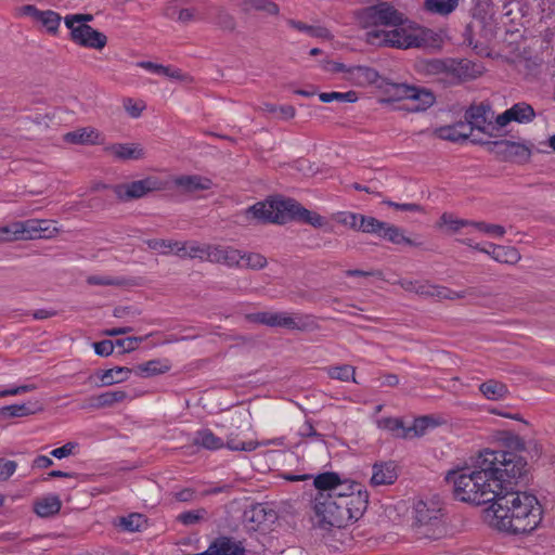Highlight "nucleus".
Segmentation results:
<instances>
[{"instance_id": "1", "label": "nucleus", "mask_w": 555, "mask_h": 555, "mask_svg": "<svg viewBox=\"0 0 555 555\" xmlns=\"http://www.w3.org/2000/svg\"><path fill=\"white\" fill-rule=\"evenodd\" d=\"M502 450L486 449L477 455L472 467L449 470L446 481L453 485L455 499L476 505L495 499L496 489H511L512 485L526 482L529 475L527 452L522 438L504 431Z\"/></svg>"}, {"instance_id": "2", "label": "nucleus", "mask_w": 555, "mask_h": 555, "mask_svg": "<svg viewBox=\"0 0 555 555\" xmlns=\"http://www.w3.org/2000/svg\"><path fill=\"white\" fill-rule=\"evenodd\" d=\"M245 215L260 223L284 224L297 220L314 228H322L325 224L321 215L308 210L293 198L275 197L256 203L246 209Z\"/></svg>"}, {"instance_id": "3", "label": "nucleus", "mask_w": 555, "mask_h": 555, "mask_svg": "<svg viewBox=\"0 0 555 555\" xmlns=\"http://www.w3.org/2000/svg\"><path fill=\"white\" fill-rule=\"evenodd\" d=\"M391 30H370L366 41L378 47L396 49L421 48L427 46L429 30L424 28H404L393 26Z\"/></svg>"}, {"instance_id": "4", "label": "nucleus", "mask_w": 555, "mask_h": 555, "mask_svg": "<svg viewBox=\"0 0 555 555\" xmlns=\"http://www.w3.org/2000/svg\"><path fill=\"white\" fill-rule=\"evenodd\" d=\"M414 529L420 538L439 540L447 534L444 509L435 502L418 501L414 507Z\"/></svg>"}, {"instance_id": "5", "label": "nucleus", "mask_w": 555, "mask_h": 555, "mask_svg": "<svg viewBox=\"0 0 555 555\" xmlns=\"http://www.w3.org/2000/svg\"><path fill=\"white\" fill-rule=\"evenodd\" d=\"M518 483L512 485L511 489H496L495 499L490 503L491 505L486 509L487 517L491 527L499 531L506 532L515 535V487Z\"/></svg>"}, {"instance_id": "6", "label": "nucleus", "mask_w": 555, "mask_h": 555, "mask_svg": "<svg viewBox=\"0 0 555 555\" xmlns=\"http://www.w3.org/2000/svg\"><path fill=\"white\" fill-rule=\"evenodd\" d=\"M514 501L515 535L532 532L542 521V505L535 495L519 490H515Z\"/></svg>"}, {"instance_id": "7", "label": "nucleus", "mask_w": 555, "mask_h": 555, "mask_svg": "<svg viewBox=\"0 0 555 555\" xmlns=\"http://www.w3.org/2000/svg\"><path fill=\"white\" fill-rule=\"evenodd\" d=\"M341 493L334 491V494H324L319 492L315 496L314 512L321 526L343 528L350 524V515L347 516Z\"/></svg>"}, {"instance_id": "8", "label": "nucleus", "mask_w": 555, "mask_h": 555, "mask_svg": "<svg viewBox=\"0 0 555 555\" xmlns=\"http://www.w3.org/2000/svg\"><path fill=\"white\" fill-rule=\"evenodd\" d=\"M245 319L251 323L263 324L270 327H282L291 331H308L314 326L310 315L291 314L288 312L261 311L248 313Z\"/></svg>"}, {"instance_id": "9", "label": "nucleus", "mask_w": 555, "mask_h": 555, "mask_svg": "<svg viewBox=\"0 0 555 555\" xmlns=\"http://www.w3.org/2000/svg\"><path fill=\"white\" fill-rule=\"evenodd\" d=\"M360 18L366 26H401L404 22L403 14L388 2L364 8Z\"/></svg>"}, {"instance_id": "10", "label": "nucleus", "mask_w": 555, "mask_h": 555, "mask_svg": "<svg viewBox=\"0 0 555 555\" xmlns=\"http://www.w3.org/2000/svg\"><path fill=\"white\" fill-rule=\"evenodd\" d=\"M483 145L487 151L500 162H512L524 164L531 157L530 146L509 140L488 141Z\"/></svg>"}, {"instance_id": "11", "label": "nucleus", "mask_w": 555, "mask_h": 555, "mask_svg": "<svg viewBox=\"0 0 555 555\" xmlns=\"http://www.w3.org/2000/svg\"><path fill=\"white\" fill-rule=\"evenodd\" d=\"M167 183L157 177L150 176L141 180L132 181L129 183H121L114 186V193L118 199L129 202L138 199L150 192L163 191L166 189Z\"/></svg>"}, {"instance_id": "12", "label": "nucleus", "mask_w": 555, "mask_h": 555, "mask_svg": "<svg viewBox=\"0 0 555 555\" xmlns=\"http://www.w3.org/2000/svg\"><path fill=\"white\" fill-rule=\"evenodd\" d=\"M9 242L18 240H36L49 237L47 234L49 225L47 220L28 219L7 224Z\"/></svg>"}, {"instance_id": "13", "label": "nucleus", "mask_w": 555, "mask_h": 555, "mask_svg": "<svg viewBox=\"0 0 555 555\" xmlns=\"http://www.w3.org/2000/svg\"><path fill=\"white\" fill-rule=\"evenodd\" d=\"M67 28L70 30V40L81 47L101 50L107 43L106 36L88 24H73L72 27Z\"/></svg>"}, {"instance_id": "14", "label": "nucleus", "mask_w": 555, "mask_h": 555, "mask_svg": "<svg viewBox=\"0 0 555 555\" xmlns=\"http://www.w3.org/2000/svg\"><path fill=\"white\" fill-rule=\"evenodd\" d=\"M348 489L350 492H343V504H346L347 516L350 515V524L362 517L369 504L366 491L361 490V485L351 483Z\"/></svg>"}, {"instance_id": "15", "label": "nucleus", "mask_w": 555, "mask_h": 555, "mask_svg": "<svg viewBox=\"0 0 555 555\" xmlns=\"http://www.w3.org/2000/svg\"><path fill=\"white\" fill-rule=\"evenodd\" d=\"M468 64L469 63L466 60L457 61L454 59H433L425 62L424 68L427 74H450L454 77L461 78L468 69Z\"/></svg>"}, {"instance_id": "16", "label": "nucleus", "mask_w": 555, "mask_h": 555, "mask_svg": "<svg viewBox=\"0 0 555 555\" xmlns=\"http://www.w3.org/2000/svg\"><path fill=\"white\" fill-rule=\"evenodd\" d=\"M22 15L29 16L34 21L41 23L46 30L55 36L62 21L61 15L52 10L41 11L34 4H26L20 9Z\"/></svg>"}, {"instance_id": "17", "label": "nucleus", "mask_w": 555, "mask_h": 555, "mask_svg": "<svg viewBox=\"0 0 555 555\" xmlns=\"http://www.w3.org/2000/svg\"><path fill=\"white\" fill-rule=\"evenodd\" d=\"M345 79L357 87L374 85L378 89L380 82L385 80L376 69L362 65L349 66L348 76H345Z\"/></svg>"}, {"instance_id": "18", "label": "nucleus", "mask_w": 555, "mask_h": 555, "mask_svg": "<svg viewBox=\"0 0 555 555\" xmlns=\"http://www.w3.org/2000/svg\"><path fill=\"white\" fill-rule=\"evenodd\" d=\"M493 118L494 113L488 103L472 105L465 112L466 122L472 126V130L477 129L485 132L487 126L492 125Z\"/></svg>"}, {"instance_id": "19", "label": "nucleus", "mask_w": 555, "mask_h": 555, "mask_svg": "<svg viewBox=\"0 0 555 555\" xmlns=\"http://www.w3.org/2000/svg\"><path fill=\"white\" fill-rule=\"evenodd\" d=\"M207 261L227 267H240L242 253L232 246L210 245Z\"/></svg>"}, {"instance_id": "20", "label": "nucleus", "mask_w": 555, "mask_h": 555, "mask_svg": "<svg viewBox=\"0 0 555 555\" xmlns=\"http://www.w3.org/2000/svg\"><path fill=\"white\" fill-rule=\"evenodd\" d=\"M397 478V465L392 461L375 463L372 467L371 485L374 487L392 485Z\"/></svg>"}, {"instance_id": "21", "label": "nucleus", "mask_w": 555, "mask_h": 555, "mask_svg": "<svg viewBox=\"0 0 555 555\" xmlns=\"http://www.w3.org/2000/svg\"><path fill=\"white\" fill-rule=\"evenodd\" d=\"M475 249L490 255L494 260L502 263H516L520 255L515 247L489 244L488 248L480 247L478 244Z\"/></svg>"}, {"instance_id": "22", "label": "nucleus", "mask_w": 555, "mask_h": 555, "mask_svg": "<svg viewBox=\"0 0 555 555\" xmlns=\"http://www.w3.org/2000/svg\"><path fill=\"white\" fill-rule=\"evenodd\" d=\"M211 555H244L245 547L230 537H219L210 543Z\"/></svg>"}, {"instance_id": "23", "label": "nucleus", "mask_w": 555, "mask_h": 555, "mask_svg": "<svg viewBox=\"0 0 555 555\" xmlns=\"http://www.w3.org/2000/svg\"><path fill=\"white\" fill-rule=\"evenodd\" d=\"M130 374L131 370L126 366H115L108 370H99L95 372V376L100 380L96 386H112L114 384L126 382L130 377Z\"/></svg>"}, {"instance_id": "24", "label": "nucleus", "mask_w": 555, "mask_h": 555, "mask_svg": "<svg viewBox=\"0 0 555 555\" xmlns=\"http://www.w3.org/2000/svg\"><path fill=\"white\" fill-rule=\"evenodd\" d=\"M105 151L121 160L142 159L144 150L139 144L115 143L105 147Z\"/></svg>"}, {"instance_id": "25", "label": "nucleus", "mask_w": 555, "mask_h": 555, "mask_svg": "<svg viewBox=\"0 0 555 555\" xmlns=\"http://www.w3.org/2000/svg\"><path fill=\"white\" fill-rule=\"evenodd\" d=\"M472 132V126L466 121H459L451 126L440 127L437 130L439 138L451 142L464 141L468 139Z\"/></svg>"}, {"instance_id": "26", "label": "nucleus", "mask_w": 555, "mask_h": 555, "mask_svg": "<svg viewBox=\"0 0 555 555\" xmlns=\"http://www.w3.org/2000/svg\"><path fill=\"white\" fill-rule=\"evenodd\" d=\"M379 89L388 95L387 101L409 100L414 92V86L391 82L386 78L380 82Z\"/></svg>"}, {"instance_id": "27", "label": "nucleus", "mask_w": 555, "mask_h": 555, "mask_svg": "<svg viewBox=\"0 0 555 555\" xmlns=\"http://www.w3.org/2000/svg\"><path fill=\"white\" fill-rule=\"evenodd\" d=\"M127 392L124 390L105 391L89 398L88 408L104 409L111 408L116 403L122 402L127 398Z\"/></svg>"}, {"instance_id": "28", "label": "nucleus", "mask_w": 555, "mask_h": 555, "mask_svg": "<svg viewBox=\"0 0 555 555\" xmlns=\"http://www.w3.org/2000/svg\"><path fill=\"white\" fill-rule=\"evenodd\" d=\"M62 502L56 494H48L35 501V513L43 518L51 517L60 512Z\"/></svg>"}, {"instance_id": "29", "label": "nucleus", "mask_w": 555, "mask_h": 555, "mask_svg": "<svg viewBox=\"0 0 555 555\" xmlns=\"http://www.w3.org/2000/svg\"><path fill=\"white\" fill-rule=\"evenodd\" d=\"M42 411V406L38 402H29L23 404H11L0 408V417L4 420L24 417Z\"/></svg>"}, {"instance_id": "30", "label": "nucleus", "mask_w": 555, "mask_h": 555, "mask_svg": "<svg viewBox=\"0 0 555 555\" xmlns=\"http://www.w3.org/2000/svg\"><path fill=\"white\" fill-rule=\"evenodd\" d=\"M378 236L382 238H385L396 245H401V244H405L409 246H421L422 245L421 243L406 237L401 228L390 224L388 222H384V227H382V230L379 231Z\"/></svg>"}, {"instance_id": "31", "label": "nucleus", "mask_w": 555, "mask_h": 555, "mask_svg": "<svg viewBox=\"0 0 555 555\" xmlns=\"http://www.w3.org/2000/svg\"><path fill=\"white\" fill-rule=\"evenodd\" d=\"M193 444L209 451L220 450L224 447L223 440L208 428H203L195 433Z\"/></svg>"}, {"instance_id": "32", "label": "nucleus", "mask_w": 555, "mask_h": 555, "mask_svg": "<svg viewBox=\"0 0 555 555\" xmlns=\"http://www.w3.org/2000/svg\"><path fill=\"white\" fill-rule=\"evenodd\" d=\"M313 485L319 492L324 494H334V490L339 492V488H341L339 475L333 472L318 475L313 480Z\"/></svg>"}, {"instance_id": "33", "label": "nucleus", "mask_w": 555, "mask_h": 555, "mask_svg": "<svg viewBox=\"0 0 555 555\" xmlns=\"http://www.w3.org/2000/svg\"><path fill=\"white\" fill-rule=\"evenodd\" d=\"M176 184L188 192L209 190L212 185L210 179L201 176H181L176 179Z\"/></svg>"}, {"instance_id": "34", "label": "nucleus", "mask_w": 555, "mask_h": 555, "mask_svg": "<svg viewBox=\"0 0 555 555\" xmlns=\"http://www.w3.org/2000/svg\"><path fill=\"white\" fill-rule=\"evenodd\" d=\"M100 133L95 129L81 128L65 134V140L73 144H96Z\"/></svg>"}, {"instance_id": "35", "label": "nucleus", "mask_w": 555, "mask_h": 555, "mask_svg": "<svg viewBox=\"0 0 555 555\" xmlns=\"http://www.w3.org/2000/svg\"><path fill=\"white\" fill-rule=\"evenodd\" d=\"M479 390L488 400L503 399L508 392L506 385L495 379L483 382L480 384Z\"/></svg>"}, {"instance_id": "36", "label": "nucleus", "mask_w": 555, "mask_h": 555, "mask_svg": "<svg viewBox=\"0 0 555 555\" xmlns=\"http://www.w3.org/2000/svg\"><path fill=\"white\" fill-rule=\"evenodd\" d=\"M209 20L223 30L232 31L236 26L233 15L222 8H211L209 10Z\"/></svg>"}, {"instance_id": "37", "label": "nucleus", "mask_w": 555, "mask_h": 555, "mask_svg": "<svg viewBox=\"0 0 555 555\" xmlns=\"http://www.w3.org/2000/svg\"><path fill=\"white\" fill-rule=\"evenodd\" d=\"M147 525V519L144 515L139 513H132L128 516L120 517L117 526L126 532L141 531Z\"/></svg>"}, {"instance_id": "38", "label": "nucleus", "mask_w": 555, "mask_h": 555, "mask_svg": "<svg viewBox=\"0 0 555 555\" xmlns=\"http://www.w3.org/2000/svg\"><path fill=\"white\" fill-rule=\"evenodd\" d=\"M459 5V0H425L424 8L426 11L447 16L451 14Z\"/></svg>"}, {"instance_id": "39", "label": "nucleus", "mask_w": 555, "mask_h": 555, "mask_svg": "<svg viewBox=\"0 0 555 555\" xmlns=\"http://www.w3.org/2000/svg\"><path fill=\"white\" fill-rule=\"evenodd\" d=\"M409 100L415 102L411 111H425L435 103V95L427 89L414 87V92Z\"/></svg>"}, {"instance_id": "40", "label": "nucleus", "mask_w": 555, "mask_h": 555, "mask_svg": "<svg viewBox=\"0 0 555 555\" xmlns=\"http://www.w3.org/2000/svg\"><path fill=\"white\" fill-rule=\"evenodd\" d=\"M287 24L291 27L297 29L298 31L306 33L308 36H310L312 38H322V39L332 38L330 30L323 26H312V25H308L304 22L296 21V20H288Z\"/></svg>"}, {"instance_id": "41", "label": "nucleus", "mask_w": 555, "mask_h": 555, "mask_svg": "<svg viewBox=\"0 0 555 555\" xmlns=\"http://www.w3.org/2000/svg\"><path fill=\"white\" fill-rule=\"evenodd\" d=\"M170 370V365L166 362L164 363L159 359L150 360L145 363L139 364L137 366V374L151 377L158 374H164Z\"/></svg>"}, {"instance_id": "42", "label": "nucleus", "mask_w": 555, "mask_h": 555, "mask_svg": "<svg viewBox=\"0 0 555 555\" xmlns=\"http://www.w3.org/2000/svg\"><path fill=\"white\" fill-rule=\"evenodd\" d=\"M509 112L514 116L513 120L518 124H527L533 120L535 112L533 107L526 102H518L514 104Z\"/></svg>"}, {"instance_id": "43", "label": "nucleus", "mask_w": 555, "mask_h": 555, "mask_svg": "<svg viewBox=\"0 0 555 555\" xmlns=\"http://www.w3.org/2000/svg\"><path fill=\"white\" fill-rule=\"evenodd\" d=\"M327 375L333 379H338L341 382H349L354 379V373L356 370L352 365L349 364H343V365H336V366H328L326 367Z\"/></svg>"}, {"instance_id": "44", "label": "nucleus", "mask_w": 555, "mask_h": 555, "mask_svg": "<svg viewBox=\"0 0 555 555\" xmlns=\"http://www.w3.org/2000/svg\"><path fill=\"white\" fill-rule=\"evenodd\" d=\"M267 258L258 253L242 254L241 266L238 268H247L251 270H260L267 266Z\"/></svg>"}, {"instance_id": "45", "label": "nucleus", "mask_w": 555, "mask_h": 555, "mask_svg": "<svg viewBox=\"0 0 555 555\" xmlns=\"http://www.w3.org/2000/svg\"><path fill=\"white\" fill-rule=\"evenodd\" d=\"M430 424V417L422 416L415 418L411 426L406 427L405 433H401L402 438H412L423 436Z\"/></svg>"}, {"instance_id": "46", "label": "nucleus", "mask_w": 555, "mask_h": 555, "mask_svg": "<svg viewBox=\"0 0 555 555\" xmlns=\"http://www.w3.org/2000/svg\"><path fill=\"white\" fill-rule=\"evenodd\" d=\"M320 101L323 103H331L333 101L353 103L358 100V95L354 91L348 92H322L319 94Z\"/></svg>"}, {"instance_id": "47", "label": "nucleus", "mask_w": 555, "mask_h": 555, "mask_svg": "<svg viewBox=\"0 0 555 555\" xmlns=\"http://www.w3.org/2000/svg\"><path fill=\"white\" fill-rule=\"evenodd\" d=\"M477 293H478V291L476 287H468L464 291L456 292V291H452L446 286H440L439 292H438V294H439L438 299L439 300H441V299L455 300V299L465 298L467 296H476Z\"/></svg>"}, {"instance_id": "48", "label": "nucleus", "mask_w": 555, "mask_h": 555, "mask_svg": "<svg viewBox=\"0 0 555 555\" xmlns=\"http://www.w3.org/2000/svg\"><path fill=\"white\" fill-rule=\"evenodd\" d=\"M207 511L205 508L186 511L178 515L177 519L184 526H192L205 519Z\"/></svg>"}, {"instance_id": "49", "label": "nucleus", "mask_w": 555, "mask_h": 555, "mask_svg": "<svg viewBox=\"0 0 555 555\" xmlns=\"http://www.w3.org/2000/svg\"><path fill=\"white\" fill-rule=\"evenodd\" d=\"M248 515V520L251 522H256L257 525H261L267 520H272L274 514L272 511L267 512L266 507L262 504H257L251 507V509L246 513Z\"/></svg>"}, {"instance_id": "50", "label": "nucleus", "mask_w": 555, "mask_h": 555, "mask_svg": "<svg viewBox=\"0 0 555 555\" xmlns=\"http://www.w3.org/2000/svg\"><path fill=\"white\" fill-rule=\"evenodd\" d=\"M90 285H102V286H126L131 285L130 281L125 278H111L92 275L88 278Z\"/></svg>"}, {"instance_id": "51", "label": "nucleus", "mask_w": 555, "mask_h": 555, "mask_svg": "<svg viewBox=\"0 0 555 555\" xmlns=\"http://www.w3.org/2000/svg\"><path fill=\"white\" fill-rule=\"evenodd\" d=\"M382 227H384V221H379L374 217L362 215L359 222L358 231L378 235L379 231L382 230Z\"/></svg>"}, {"instance_id": "52", "label": "nucleus", "mask_w": 555, "mask_h": 555, "mask_svg": "<svg viewBox=\"0 0 555 555\" xmlns=\"http://www.w3.org/2000/svg\"><path fill=\"white\" fill-rule=\"evenodd\" d=\"M379 425L383 428L390 430L398 438H402L401 433L402 434L405 433L406 427H408V426H404L403 422L400 418H396V417L383 418L379 422Z\"/></svg>"}, {"instance_id": "53", "label": "nucleus", "mask_w": 555, "mask_h": 555, "mask_svg": "<svg viewBox=\"0 0 555 555\" xmlns=\"http://www.w3.org/2000/svg\"><path fill=\"white\" fill-rule=\"evenodd\" d=\"M253 9L258 11H264L268 14L276 15L279 13V7L271 0H245Z\"/></svg>"}, {"instance_id": "54", "label": "nucleus", "mask_w": 555, "mask_h": 555, "mask_svg": "<svg viewBox=\"0 0 555 555\" xmlns=\"http://www.w3.org/2000/svg\"><path fill=\"white\" fill-rule=\"evenodd\" d=\"M361 216V214L343 211L337 214V221L344 225L349 227L350 229L358 231Z\"/></svg>"}, {"instance_id": "55", "label": "nucleus", "mask_w": 555, "mask_h": 555, "mask_svg": "<svg viewBox=\"0 0 555 555\" xmlns=\"http://www.w3.org/2000/svg\"><path fill=\"white\" fill-rule=\"evenodd\" d=\"M472 225H474L480 232L489 234L490 236L502 237L505 234V229L499 224H490L486 222H472Z\"/></svg>"}, {"instance_id": "56", "label": "nucleus", "mask_w": 555, "mask_h": 555, "mask_svg": "<svg viewBox=\"0 0 555 555\" xmlns=\"http://www.w3.org/2000/svg\"><path fill=\"white\" fill-rule=\"evenodd\" d=\"M210 248V244H197L195 242L190 243L188 247V257L190 258H198L201 260L207 261L208 249Z\"/></svg>"}, {"instance_id": "57", "label": "nucleus", "mask_w": 555, "mask_h": 555, "mask_svg": "<svg viewBox=\"0 0 555 555\" xmlns=\"http://www.w3.org/2000/svg\"><path fill=\"white\" fill-rule=\"evenodd\" d=\"M439 288H440V285H433L428 282H424V281H418V285H417V288H416V292L415 294L420 295V296H423V297H426V298H437L439 297Z\"/></svg>"}, {"instance_id": "58", "label": "nucleus", "mask_w": 555, "mask_h": 555, "mask_svg": "<svg viewBox=\"0 0 555 555\" xmlns=\"http://www.w3.org/2000/svg\"><path fill=\"white\" fill-rule=\"evenodd\" d=\"M17 463L12 460L0 457V480H8L16 470Z\"/></svg>"}, {"instance_id": "59", "label": "nucleus", "mask_w": 555, "mask_h": 555, "mask_svg": "<svg viewBox=\"0 0 555 555\" xmlns=\"http://www.w3.org/2000/svg\"><path fill=\"white\" fill-rule=\"evenodd\" d=\"M147 246L163 254H168L170 250H173V241L153 238L146 242Z\"/></svg>"}, {"instance_id": "60", "label": "nucleus", "mask_w": 555, "mask_h": 555, "mask_svg": "<svg viewBox=\"0 0 555 555\" xmlns=\"http://www.w3.org/2000/svg\"><path fill=\"white\" fill-rule=\"evenodd\" d=\"M441 221L444 225H447L452 232L459 231L461 228L472 224L468 220L464 219H455L452 215L443 214L441 216Z\"/></svg>"}, {"instance_id": "61", "label": "nucleus", "mask_w": 555, "mask_h": 555, "mask_svg": "<svg viewBox=\"0 0 555 555\" xmlns=\"http://www.w3.org/2000/svg\"><path fill=\"white\" fill-rule=\"evenodd\" d=\"M224 447L232 451H254L257 448V443L253 441L244 442L236 441L235 439H229Z\"/></svg>"}, {"instance_id": "62", "label": "nucleus", "mask_w": 555, "mask_h": 555, "mask_svg": "<svg viewBox=\"0 0 555 555\" xmlns=\"http://www.w3.org/2000/svg\"><path fill=\"white\" fill-rule=\"evenodd\" d=\"M321 66L325 72L328 73H344L345 76H348V68L344 63L324 60L321 62Z\"/></svg>"}, {"instance_id": "63", "label": "nucleus", "mask_w": 555, "mask_h": 555, "mask_svg": "<svg viewBox=\"0 0 555 555\" xmlns=\"http://www.w3.org/2000/svg\"><path fill=\"white\" fill-rule=\"evenodd\" d=\"M115 344L112 340L104 339L93 344L94 351L98 356L108 357L114 351Z\"/></svg>"}, {"instance_id": "64", "label": "nucleus", "mask_w": 555, "mask_h": 555, "mask_svg": "<svg viewBox=\"0 0 555 555\" xmlns=\"http://www.w3.org/2000/svg\"><path fill=\"white\" fill-rule=\"evenodd\" d=\"M77 446L78 444L76 442H67L64 446L52 450L51 455L60 460L64 459L72 455Z\"/></svg>"}]
</instances>
